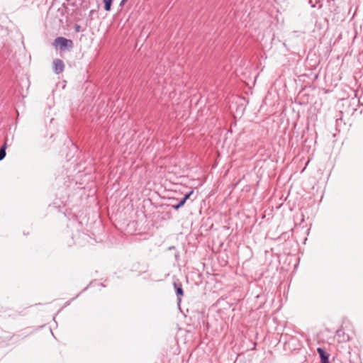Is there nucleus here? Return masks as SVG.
I'll return each instance as SVG.
<instances>
[{"label":"nucleus","mask_w":363,"mask_h":363,"mask_svg":"<svg viewBox=\"0 0 363 363\" xmlns=\"http://www.w3.org/2000/svg\"><path fill=\"white\" fill-rule=\"evenodd\" d=\"M336 335L338 337V342H345L348 340V336L345 335V331L340 328L337 330Z\"/></svg>","instance_id":"39448f33"},{"label":"nucleus","mask_w":363,"mask_h":363,"mask_svg":"<svg viewBox=\"0 0 363 363\" xmlns=\"http://www.w3.org/2000/svg\"><path fill=\"white\" fill-rule=\"evenodd\" d=\"M65 69V64L60 59H55L52 62V69L56 74H61Z\"/></svg>","instance_id":"7ed1b4c3"},{"label":"nucleus","mask_w":363,"mask_h":363,"mask_svg":"<svg viewBox=\"0 0 363 363\" xmlns=\"http://www.w3.org/2000/svg\"><path fill=\"white\" fill-rule=\"evenodd\" d=\"M112 2L113 0H104L105 11H109L111 10Z\"/></svg>","instance_id":"0eeeda50"},{"label":"nucleus","mask_w":363,"mask_h":363,"mask_svg":"<svg viewBox=\"0 0 363 363\" xmlns=\"http://www.w3.org/2000/svg\"><path fill=\"white\" fill-rule=\"evenodd\" d=\"M194 193V190H191L189 193L184 195V196L182 198V201H184L186 203V200L190 197V196Z\"/></svg>","instance_id":"1a4fd4ad"},{"label":"nucleus","mask_w":363,"mask_h":363,"mask_svg":"<svg viewBox=\"0 0 363 363\" xmlns=\"http://www.w3.org/2000/svg\"><path fill=\"white\" fill-rule=\"evenodd\" d=\"M72 300H73V298H72V299H71V300H69V301H67V302H66V303H65V306H68V305L71 303V301H72Z\"/></svg>","instance_id":"f8f14e48"},{"label":"nucleus","mask_w":363,"mask_h":363,"mask_svg":"<svg viewBox=\"0 0 363 363\" xmlns=\"http://www.w3.org/2000/svg\"><path fill=\"white\" fill-rule=\"evenodd\" d=\"M174 288L175 289L177 298V305L180 307L182 303V297L184 296V290L182 289V283L177 280L174 281L173 283Z\"/></svg>","instance_id":"f03ea898"},{"label":"nucleus","mask_w":363,"mask_h":363,"mask_svg":"<svg viewBox=\"0 0 363 363\" xmlns=\"http://www.w3.org/2000/svg\"><path fill=\"white\" fill-rule=\"evenodd\" d=\"M52 45L56 50L65 51L71 50L74 44L72 40L67 39L64 37H57L55 39Z\"/></svg>","instance_id":"f257e3e1"},{"label":"nucleus","mask_w":363,"mask_h":363,"mask_svg":"<svg viewBox=\"0 0 363 363\" xmlns=\"http://www.w3.org/2000/svg\"><path fill=\"white\" fill-rule=\"evenodd\" d=\"M185 202L184 201H182L181 200L178 203L175 204V205H173L172 206V208L175 210H178L179 208H180L182 206H183L184 205Z\"/></svg>","instance_id":"6e6552de"},{"label":"nucleus","mask_w":363,"mask_h":363,"mask_svg":"<svg viewBox=\"0 0 363 363\" xmlns=\"http://www.w3.org/2000/svg\"><path fill=\"white\" fill-rule=\"evenodd\" d=\"M317 352L320 355L321 363H330L329 354L322 347L317 348Z\"/></svg>","instance_id":"20e7f679"},{"label":"nucleus","mask_w":363,"mask_h":363,"mask_svg":"<svg viewBox=\"0 0 363 363\" xmlns=\"http://www.w3.org/2000/svg\"><path fill=\"white\" fill-rule=\"evenodd\" d=\"M318 0H309L308 3L311 5L313 8H314L316 6V4H318Z\"/></svg>","instance_id":"9d476101"},{"label":"nucleus","mask_w":363,"mask_h":363,"mask_svg":"<svg viewBox=\"0 0 363 363\" xmlns=\"http://www.w3.org/2000/svg\"><path fill=\"white\" fill-rule=\"evenodd\" d=\"M79 29H80V26L77 25V26H75V30H76V31H79Z\"/></svg>","instance_id":"9b49d317"},{"label":"nucleus","mask_w":363,"mask_h":363,"mask_svg":"<svg viewBox=\"0 0 363 363\" xmlns=\"http://www.w3.org/2000/svg\"><path fill=\"white\" fill-rule=\"evenodd\" d=\"M125 1H123V0H122L120 3V6H122L124 4H125Z\"/></svg>","instance_id":"ddd939ff"},{"label":"nucleus","mask_w":363,"mask_h":363,"mask_svg":"<svg viewBox=\"0 0 363 363\" xmlns=\"http://www.w3.org/2000/svg\"><path fill=\"white\" fill-rule=\"evenodd\" d=\"M127 0H123V1H126Z\"/></svg>","instance_id":"2eb2a0df"},{"label":"nucleus","mask_w":363,"mask_h":363,"mask_svg":"<svg viewBox=\"0 0 363 363\" xmlns=\"http://www.w3.org/2000/svg\"><path fill=\"white\" fill-rule=\"evenodd\" d=\"M6 143H5L0 148V161L6 157Z\"/></svg>","instance_id":"423d86ee"},{"label":"nucleus","mask_w":363,"mask_h":363,"mask_svg":"<svg viewBox=\"0 0 363 363\" xmlns=\"http://www.w3.org/2000/svg\"><path fill=\"white\" fill-rule=\"evenodd\" d=\"M135 225V223L133 222L131 224H129L128 225L130 226V225Z\"/></svg>","instance_id":"4468645a"}]
</instances>
